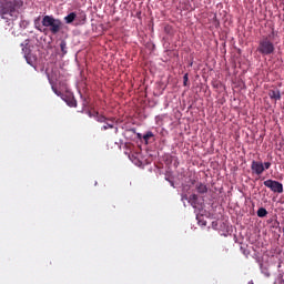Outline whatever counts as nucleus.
Returning <instances> with one entry per match:
<instances>
[{
	"label": "nucleus",
	"instance_id": "nucleus-1",
	"mask_svg": "<svg viewBox=\"0 0 284 284\" xmlns=\"http://www.w3.org/2000/svg\"><path fill=\"white\" fill-rule=\"evenodd\" d=\"M23 0H0V17L4 21H17Z\"/></svg>",
	"mask_w": 284,
	"mask_h": 284
},
{
	"label": "nucleus",
	"instance_id": "nucleus-2",
	"mask_svg": "<svg viewBox=\"0 0 284 284\" xmlns=\"http://www.w3.org/2000/svg\"><path fill=\"white\" fill-rule=\"evenodd\" d=\"M274 30L268 36L262 37L258 42L257 52L263 54V57H270V54H274L276 47H274V42L272 40L275 37Z\"/></svg>",
	"mask_w": 284,
	"mask_h": 284
},
{
	"label": "nucleus",
	"instance_id": "nucleus-3",
	"mask_svg": "<svg viewBox=\"0 0 284 284\" xmlns=\"http://www.w3.org/2000/svg\"><path fill=\"white\" fill-rule=\"evenodd\" d=\"M42 26L49 28L51 34H59L61 32L62 22L52 16H44L42 18Z\"/></svg>",
	"mask_w": 284,
	"mask_h": 284
},
{
	"label": "nucleus",
	"instance_id": "nucleus-4",
	"mask_svg": "<svg viewBox=\"0 0 284 284\" xmlns=\"http://www.w3.org/2000/svg\"><path fill=\"white\" fill-rule=\"evenodd\" d=\"M265 187H270L271 192L276 194H283V183L276 180H266L264 181Z\"/></svg>",
	"mask_w": 284,
	"mask_h": 284
},
{
	"label": "nucleus",
	"instance_id": "nucleus-5",
	"mask_svg": "<svg viewBox=\"0 0 284 284\" xmlns=\"http://www.w3.org/2000/svg\"><path fill=\"white\" fill-rule=\"evenodd\" d=\"M251 170L253 174H257V176H261L265 172V166L263 165V162L254 161L251 164Z\"/></svg>",
	"mask_w": 284,
	"mask_h": 284
},
{
	"label": "nucleus",
	"instance_id": "nucleus-6",
	"mask_svg": "<svg viewBox=\"0 0 284 284\" xmlns=\"http://www.w3.org/2000/svg\"><path fill=\"white\" fill-rule=\"evenodd\" d=\"M48 77V81L51 85V90L54 92V94H57V97H63V93H61V91H59V89H57V85L54 84V80H52V78H50V73H47Z\"/></svg>",
	"mask_w": 284,
	"mask_h": 284
},
{
	"label": "nucleus",
	"instance_id": "nucleus-7",
	"mask_svg": "<svg viewBox=\"0 0 284 284\" xmlns=\"http://www.w3.org/2000/svg\"><path fill=\"white\" fill-rule=\"evenodd\" d=\"M195 190H196L197 194H207V185H205L202 182H197L195 184Z\"/></svg>",
	"mask_w": 284,
	"mask_h": 284
},
{
	"label": "nucleus",
	"instance_id": "nucleus-8",
	"mask_svg": "<svg viewBox=\"0 0 284 284\" xmlns=\"http://www.w3.org/2000/svg\"><path fill=\"white\" fill-rule=\"evenodd\" d=\"M270 99H274V101H281V90L274 89L268 91Z\"/></svg>",
	"mask_w": 284,
	"mask_h": 284
},
{
	"label": "nucleus",
	"instance_id": "nucleus-9",
	"mask_svg": "<svg viewBox=\"0 0 284 284\" xmlns=\"http://www.w3.org/2000/svg\"><path fill=\"white\" fill-rule=\"evenodd\" d=\"M189 203L192 205L194 209H196V205H199V195L196 194H191L189 196Z\"/></svg>",
	"mask_w": 284,
	"mask_h": 284
},
{
	"label": "nucleus",
	"instance_id": "nucleus-10",
	"mask_svg": "<svg viewBox=\"0 0 284 284\" xmlns=\"http://www.w3.org/2000/svg\"><path fill=\"white\" fill-rule=\"evenodd\" d=\"M75 19H77V13H74V12H71L67 17H64V21L68 24L74 23Z\"/></svg>",
	"mask_w": 284,
	"mask_h": 284
},
{
	"label": "nucleus",
	"instance_id": "nucleus-11",
	"mask_svg": "<svg viewBox=\"0 0 284 284\" xmlns=\"http://www.w3.org/2000/svg\"><path fill=\"white\" fill-rule=\"evenodd\" d=\"M95 121H98V123H106V121H110V119L105 118L104 115L99 114V112H95V114L93 115Z\"/></svg>",
	"mask_w": 284,
	"mask_h": 284
},
{
	"label": "nucleus",
	"instance_id": "nucleus-12",
	"mask_svg": "<svg viewBox=\"0 0 284 284\" xmlns=\"http://www.w3.org/2000/svg\"><path fill=\"white\" fill-rule=\"evenodd\" d=\"M60 50L62 54H68V42H65V40H61Z\"/></svg>",
	"mask_w": 284,
	"mask_h": 284
},
{
	"label": "nucleus",
	"instance_id": "nucleus-13",
	"mask_svg": "<svg viewBox=\"0 0 284 284\" xmlns=\"http://www.w3.org/2000/svg\"><path fill=\"white\" fill-rule=\"evenodd\" d=\"M257 216L260 219H264V216H267V210L265 207H261L257 210Z\"/></svg>",
	"mask_w": 284,
	"mask_h": 284
},
{
	"label": "nucleus",
	"instance_id": "nucleus-14",
	"mask_svg": "<svg viewBox=\"0 0 284 284\" xmlns=\"http://www.w3.org/2000/svg\"><path fill=\"white\" fill-rule=\"evenodd\" d=\"M105 124L103 125V126H101V130L103 131V132H105V130H112V129H114V124L113 123H110V122H104Z\"/></svg>",
	"mask_w": 284,
	"mask_h": 284
},
{
	"label": "nucleus",
	"instance_id": "nucleus-15",
	"mask_svg": "<svg viewBox=\"0 0 284 284\" xmlns=\"http://www.w3.org/2000/svg\"><path fill=\"white\" fill-rule=\"evenodd\" d=\"M67 103L69 108H77V100L74 98H69Z\"/></svg>",
	"mask_w": 284,
	"mask_h": 284
},
{
	"label": "nucleus",
	"instance_id": "nucleus-16",
	"mask_svg": "<svg viewBox=\"0 0 284 284\" xmlns=\"http://www.w3.org/2000/svg\"><path fill=\"white\" fill-rule=\"evenodd\" d=\"M152 136H154V133H152V131H149L146 132V134L143 135V140L148 143V141H150Z\"/></svg>",
	"mask_w": 284,
	"mask_h": 284
},
{
	"label": "nucleus",
	"instance_id": "nucleus-17",
	"mask_svg": "<svg viewBox=\"0 0 284 284\" xmlns=\"http://www.w3.org/2000/svg\"><path fill=\"white\" fill-rule=\"evenodd\" d=\"M34 27L39 32H45V29H41V24H39V18L34 20Z\"/></svg>",
	"mask_w": 284,
	"mask_h": 284
},
{
	"label": "nucleus",
	"instance_id": "nucleus-18",
	"mask_svg": "<svg viewBox=\"0 0 284 284\" xmlns=\"http://www.w3.org/2000/svg\"><path fill=\"white\" fill-rule=\"evenodd\" d=\"M263 165H264V170H270V168H272L271 162H265Z\"/></svg>",
	"mask_w": 284,
	"mask_h": 284
},
{
	"label": "nucleus",
	"instance_id": "nucleus-19",
	"mask_svg": "<svg viewBox=\"0 0 284 284\" xmlns=\"http://www.w3.org/2000/svg\"><path fill=\"white\" fill-rule=\"evenodd\" d=\"M187 81H189L187 73H185L183 77V85H187Z\"/></svg>",
	"mask_w": 284,
	"mask_h": 284
},
{
	"label": "nucleus",
	"instance_id": "nucleus-20",
	"mask_svg": "<svg viewBox=\"0 0 284 284\" xmlns=\"http://www.w3.org/2000/svg\"><path fill=\"white\" fill-rule=\"evenodd\" d=\"M182 199H183V201L190 202V196H187V195H183Z\"/></svg>",
	"mask_w": 284,
	"mask_h": 284
},
{
	"label": "nucleus",
	"instance_id": "nucleus-21",
	"mask_svg": "<svg viewBox=\"0 0 284 284\" xmlns=\"http://www.w3.org/2000/svg\"><path fill=\"white\" fill-rule=\"evenodd\" d=\"M26 59H27V61H28V55H26Z\"/></svg>",
	"mask_w": 284,
	"mask_h": 284
}]
</instances>
